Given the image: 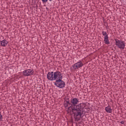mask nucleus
<instances>
[{
	"mask_svg": "<svg viewBox=\"0 0 126 126\" xmlns=\"http://www.w3.org/2000/svg\"><path fill=\"white\" fill-rule=\"evenodd\" d=\"M120 124H122V125H124V124H125V121H122L121 122H120Z\"/></svg>",
	"mask_w": 126,
	"mask_h": 126,
	"instance_id": "4468645a",
	"label": "nucleus"
},
{
	"mask_svg": "<svg viewBox=\"0 0 126 126\" xmlns=\"http://www.w3.org/2000/svg\"><path fill=\"white\" fill-rule=\"evenodd\" d=\"M0 122H2V115H1V114L0 112Z\"/></svg>",
	"mask_w": 126,
	"mask_h": 126,
	"instance_id": "f8f14e48",
	"label": "nucleus"
},
{
	"mask_svg": "<svg viewBox=\"0 0 126 126\" xmlns=\"http://www.w3.org/2000/svg\"><path fill=\"white\" fill-rule=\"evenodd\" d=\"M106 28H109V26H107L106 27Z\"/></svg>",
	"mask_w": 126,
	"mask_h": 126,
	"instance_id": "2eb2a0df",
	"label": "nucleus"
},
{
	"mask_svg": "<svg viewBox=\"0 0 126 126\" xmlns=\"http://www.w3.org/2000/svg\"><path fill=\"white\" fill-rule=\"evenodd\" d=\"M105 44L107 45H109L110 44V41H109V36L108 35H105L104 36V40Z\"/></svg>",
	"mask_w": 126,
	"mask_h": 126,
	"instance_id": "0eeeda50",
	"label": "nucleus"
},
{
	"mask_svg": "<svg viewBox=\"0 0 126 126\" xmlns=\"http://www.w3.org/2000/svg\"><path fill=\"white\" fill-rule=\"evenodd\" d=\"M105 111L107 113H112V109L111 108L110 106H108L107 107H105Z\"/></svg>",
	"mask_w": 126,
	"mask_h": 126,
	"instance_id": "6e6552de",
	"label": "nucleus"
},
{
	"mask_svg": "<svg viewBox=\"0 0 126 126\" xmlns=\"http://www.w3.org/2000/svg\"><path fill=\"white\" fill-rule=\"evenodd\" d=\"M83 66V63H82L81 61L78 62L72 65V67L74 69H78V68H80V67H82Z\"/></svg>",
	"mask_w": 126,
	"mask_h": 126,
	"instance_id": "39448f33",
	"label": "nucleus"
},
{
	"mask_svg": "<svg viewBox=\"0 0 126 126\" xmlns=\"http://www.w3.org/2000/svg\"><path fill=\"white\" fill-rule=\"evenodd\" d=\"M70 103H71V106L68 107L67 112L68 113H72L73 115H74V119H75V121L78 122L80 121V119H81V117L83 115V109L85 107V104L84 103H79V100L77 98H74L71 99Z\"/></svg>",
	"mask_w": 126,
	"mask_h": 126,
	"instance_id": "f257e3e1",
	"label": "nucleus"
},
{
	"mask_svg": "<svg viewBox=\"0 0 126 126\" xmlns=\"http://www.w3.org/2000/svg\"><path fill=\"white\" fill-rule=\"evenodd\" d=\"M64 102H69V98H65Z\"/></svg>",
	"mask_w": 126,
	"mask_h": 126,
	"instance_id": "9b49d317",
	"label": "nucleus"
},
{
	"mask_svg": "<svg viewBox=\"0 0 126 126\" xmlns=\"http://www.w3.org/2000/svg\"><path fill=\"white\" fill-rule=\"evenodd\" d=\"M43 2H47L48 1V0H41Z\"/></svg>",
	"mask_w": 126,
	"mask_h": 126,
	"instance_id": "ddd939ff",
	"label": "nucleus"
},
{
	"mask_svg": "<svg viewBox=\"0 0 126 126\" xmlns=\"http://www.w3.org/2000/svg\"><path fill=\"white\" fill-rule=\"evenodd\" d=\"M52 0H49V1H52Z\"/></svg>",
	"mask_w": 126,
	"mask_h": 126,
	"instance_id": "dca6fc26",
	"label": "nucleus"
},
{
	"mask_svg": "<svg viewBox=\"0 0 126 126\" xmlns=\"http://www.w3.org/2000/svg\"><path fill=\"white\" fill-rule=\"evenodd\" d=\"M102 34L103 36H104V37L105 36H107V35L108 36V34H107V32H104V31L102 32Z\"/></svg>",
	"mask_w": 126,
	"mask_h": 126,
	"instance_id": "9d476101",
	"label": "nucleus"
},
{
	"mask_svg": "<svg viewBox=\"0 0 126 126\" xmlns=\"http://www.w3.org/2000/svg\"><path fill=\"white\" fill-rule=\"evenodd\" d=\"M33 74L34 71L30 69H26L22 72V74L24 76H30L31 75H33Z\"/></svg>",
	"mask_w": 126,
	"mask_h": 126,
	"instance_id": "20e7f679",
	"label": "nucleus"
},
{
	"mask_svg": "<svg viewBox=\"0 0 126 126\" xmlns=\"http://www.w3.org/2000/svg\"><path fill=\"white\" fill-rule=\"evenodd\" d=\"M0 45L2 46V47H6V45H7V44H8V41H7L5 39H3L2 41H0Z\"/></svg>",
	"mask_w": 126,
	"mask_h": 126,
	"instance_id": "423d86ee",
	"label": "nucleus"
},
{
	"mask_svg": "<svg viewBox=\"0 0 126 126\" xmlns=\"http://www.w3.org/2000/svg\"><path fill=\"white\" fill-rule=\"evenodd\" d=\"M47 78L51 81L56 80L54 85L58 88H64L65 86V82L63 81V75H62L61 72L59 71L49 72L47 74Z\"/></svg>",
	"mask_w": 126,
	"mask_h": 126,
	"instance_id": "f03ea898",
	"label": "nucleus"
},
{
	"mask_svg": "<svg viewBox=\"0 0 126 126\" xmlns=\"http://www.w3.org/2000/svg\"><path fill=\"white\" fill-rule=\"evenodd\" d=\"M63 105L65 108H66V107H68V106H71V102L69 101L64 102Z\"/></svg>",
	"mask_w": 126,
	"mask_h": 126,
	"instance_id": "1a4fd4ad",
	"label": "nucleus"
},
{
	"mask_svg": "<svg viewBox=\"0 0 126 126\" xmlns=\"http://www.w3.org/2000/svg\"><path fill=\"white\" fill-rule=\"evenodd\" d=\"M115 45L121 50H124L126 47V42L123 40L115 39Z\"/></svg>",
	"mask_w": 126,
	"mask_h": 126,
	"instance_id": "7ed1b4c3",
	"label": "nucleus"
}]
</instances>
